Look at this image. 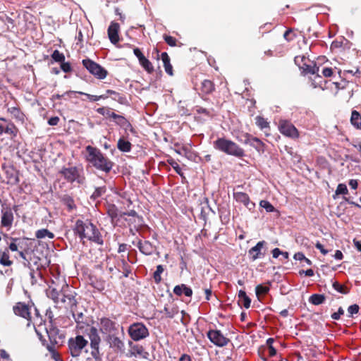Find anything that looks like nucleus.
<instances>
[{
	"label": "nucleus",
	"instance_id": "nucleus-1",
	"mask_svg": "<svg viewBox=\"0 0 361 361\" xmlns=\"http://www.w3.org/2000/svg\"><path fill=\"white\" fill-rule=\"evenodd\" d=\"M75 232L81 240H87L98 245L104 243L100 231L89 220H77L75 225Z\"/></svg>",
	"mask_w": 361,
	"mask_h": 361
},
{
	"label": "nucleus",
	"instance_id": "nucleus-2",
	"mask_svg": "<svg viewBox=\"0 0 361 361\" xmlns=\"http://www.w3.org/2000/svg\"><path fill=\"white\" fill-rule=\"evenodd\" d=\"M85 159L92 166L105 173H109L114 166L100 149L90 145L85 148Z\"/></svg>",
	"mask_w": 361,
	"mask_h": 361
},
{
	"label": "nucleus",
	"instance_id": "nucleus-3",
	"mask_svg": "<svg viewBox=\"0 0 361 361\" xmlns=\"http://www.w3.org/2000/svg\"><path fill=\"white\" fill-rule=\"evenodd\" d=\"M213 147L215 149L228 155L239 158L245 156V152L243 148L233 141L224 137H219L216 140L213 142Z\"/></svg>",
	"mask_w": 361,
	"mask_h": 361
},
{
	"label": "nucleus",
	"instance_id": "nucleus-4",
	"mask_svg": "<svg viewBox=\"0 0 361 361\" xmlns=\"http://www.w3.org/2000/svg\"><path fill=\"white\" fill-rule=\"evenodd\" d=\"M60 173L69 183L76 182L78 184H83L85 183V178L82 168L76 166L63 168L61 170Z\"/></svg>",
	"mask_w": 361,
	"mask_h": 361
},
{
	"label": "nucleus",
	"instance_id": "nucleus-5",
	"mask_svg": "<svg viewBox=\"0 0 361 361\" xmlns=\"http://www.w3.org/2000/svg\"><path fill=\"white\" fill-rule=\"evenodd\" d=\"M88 341L85 340L82 336H77L75 338H71L68 341V349L71 355L73 357H78L84 351L87 352L86 347Z\"/></svg>",
	"mask_w": 361,
	"mask_h": 361
},
{
	"label": "nucleus",
	"instance_id": "nucleus-6",
	"mask_svg": "<svg viewBox=\"0 0 361 361\" xmlns=\"http://www.w3.org/2000/svg\"><path fill=\"white\" fill-rule=\"evenodd\" d=\"M128 333L131 338L134 341L143 339L149 335L147 329L142 323H134L130 325Z\"/></svg>",
	"mask_w": 361,
	"mask_h": 361
},
{
	"label": "nucleus",
	"instance_id": "nucleus-7",
	"mask_svg": "<svg viewBox=\"0 0 361 361\" xmlns=\"http://www.w3.org/2000/svg\"><path fill=\"white\" fill-rule=\"evenodd\" d=\"M279 130L284 136L296 139L299 137V132L290 121L282 120L279 121Z\"/></svg>",
	"mask_w": 361,
	"mask_h": 361
},
{
	"label": "nucleus",
	"instance_id": "nucleus-8",
	"mask_svg": "<svg viewBox=\"0 0 361 361\" xmlns=\"http://www.w3.org/2000/svg\"><path fill=\"white\" fill-rule=\"evenodd\" d=\"M209 341L218 347H224L230 342L229 338H226L220 330L211 329L207 334Z\"/></svg>",
	"mask_w": 361,
	"mask_h": 361
},
{
	"label": "nucleus",
	"instance_id": "nucleus-9",
	"mask_svg": "<svg viewBox=\"0 0 361 361\" xmlns=\"http://www.w3.org/2000/svg\"><path fill=\"white\" fill-rule=\"evenodd\" d=\"M83 66L91 73L92 75L99 79H104L107 75V72L101 66L94 62L90 59L82 60Z\"/></svg>",
	"mask_w": 361,
	"mask_h": 361
},
{
	"label": "nucleus",
	"instance_id": "nucleus-10",
	"mask_svg": "<svg viewBox=\"0 0 361 361\" xmlns=\"http://www.w3.org/2000/svg\"><path fill=\"white\" fill-rule=\"evenodd\" d=\"M239 140L244 144L250 145L259 153H263L265 150V144L259 138L253 137L249 133L243 134Z\"/></svg>",
	"mask_w": 361,
	"mask_h": 361
},
{
	"label": "nucleus",
	"instance_id": "nucleus-11",
	"mask_svg": "<svg viewBox=\"0 0 361 361\" xmlns=\"http://www.w3.org/2000/svg\"><path fill=\"white\" fill-rule=\"evenodd\" d=\"M63 295L61 297L60 303L65 304L67 307L72 308L76 306V300L67 284H64L61 288Z\"/></svg>",
	"mask_w": 361,
	"mask_h": 361
},
{
	"label": "nucleus",
	"instance_id": "nucleus-12",
	"mask_svg": "<svg viewBox=\"0 0 361 361\" xmlns=\"http://www.w3.org/2000/svg\"><path fill=\"white\" fill-rule=\"evenodd\" d=\"M17 133L18 129L13 123L5 118H0V135L5 133L11 137H15Z\"/></svg>",
	"mask_w": 361,
	"mask_h": 361
},
{
	"label": "nucleus",
	"instance_id": "nucleus-13",
	"mask_svg": "<svg viewBox=\"0 0 361 361\" xmlns=\"http://www.w3.org/2000/svg\"><path fill=\"white\" fill-rule=\"evenodd\" d=\"M31 307L23 302H18L13 307V312L16 315L22 317L27 320H31Z\"/></svg>",
	"mask_w": 361,
	"mask_h": 361
},
{
	"label": "nucleus",
	"instance_id": "nucleus-14",
	"mask_svg": "<svg viewBox=\"0 0 361 361\" xmlns=\"http://www.w3.org/2000/svg\"><path fill=\"white\" fill-rule=\"evenodd\" d=\"M266 244V242L264 240L259 241L255 246L252 247L248 251V255L252 261H255L257 259L263 257L264 256L265 251L262 252V250L264 248Z\"/></svg>",
	"mask_w": 361,
	"mask_h": 361
},
{
	"label": "nucleus",
	"instance_id": "nucleus-15",
	"mask_svg": "<svg viewBox=\"0 0 361 361\" xmlns=\"http://www.w3.org/2000/svg\"><path fill=\"white\" fill-rule=\"evenodd\" d=\"M234 199L242 204H243L249 210H252L255 207V203L251 202L249 196L242 192H236L233 193Z\"/></svg>",
	"mask_w": 361,
	"mask_h": 361
},
{
	"label": "nucleus",
	"instance_id": "nucleus-16",
	"mask_svg": "<svg viewBox=\"0 0 361 361\" xmlns=\"http://www.w3.org/2000/svg\"><path fill=\"white\" fill-rule=\"evenodd\" d=\"M120 25L118 23L111 22L108 28V36L113 44H116L119 41L118 31Z\"/></svg>",
	"mask_w": 361,
	"mask_h": 361
},
{
	"label": "nucleus",
	"instance_id": "nucleus-17",
	"mask_svg": "<svg viewBox=\"0 0 361 361\" xmlns=\"http://www.w3.org/2000/svg\"><path fill=\"white\" fill-rule=\"evenodd\" d=\"M90 338L92 348L97 352L101 339L97 334V329L94 326L90 329Z\"/></svg>",
	"mask_w": 361,
	"mask_h": 361
},
{
	"label": "nucleus",
	"instance_id": "nucleus-18",
	"mask_svg": "<svg viewBox=\"0 0 361 361\" xmlns=\"http://www.w3.org/2000/svg\"><path fill=\"white\" fill-rule=\"evenodd\" d=\"M99 329L102 333L109 334L114 329V323L108 318H102L99 321Z\"/></svg>",
	"mask_w": 361,
	"mask_h": 361
},
{
	"label": "nucleus",
	"instance_id": "nucleus-19",
	"mask_svg": "<svg viewBox=\"0 0 361 361\" xmlns=\"http://www.w3.org/2000/svg\"><path fill=\"white\" fill-rule=\"evenodd\" d=\"M13 221V214L11 209H2L1 225L5 227L11 226Z\"/></svg>",
	"mask_w": 361,
	"mask_h": 361
},
{
	"label": "nucleus",
	"instance_id": "nucleus-20",
	"mask_svg": "<svg viewBox=\"0 0 361 361\" xmlns=\"http://www.w3.org/2000/svg\"><path fill=\"white\" fill-rule=\"evenodd\" d=\"M137 247L142 253L146 255H152L154 251V247L151 243L147 240L143 242L139 241L137 243Z\"/></svg>",
	"mask_w": 361,
	"mask_h": 361
},
{
	"label": "nucleus",
	"instance_id": "nucleus-21",
	"mask_svg": "<svg viewBox=\"0 0 361 361\" xmlns=\"http://www.w3.org/2000/svg\"><path fill=\"white\" fill-rule=\"evenodd\" d=\"M47 296L54 300L56 304H60L61 297L63 295V292H59L54 288L49 287L47 291Z\"/></svg>",
	"mask_w": 361,
	"mask_h": 361
},
{
	"label": "nucleus",
	"instance_id": "nucleus-22",
	"mask_svg": "<svg viewBox=\"0 0 361 361\" xmlns=\"http://www.w3.org/2000/svg\"><path fill=\"white\" fill-rule=\"evenodd\" d=\"M107 213L111 219V223L114 225H118V218L121 217V212H118L114 205L109 207Z\"/></svg>",
	"mask_w": 361,
	"mask_h": 361
},
{
	"label": "nucleus",
	"instance_id": "nucleus-23",
	"mask_svg": "<svg viewBox=\"0 0 361 361\" xmlns=\"http://www.w3.org/2000/svg\"><path fill=\"white\" fill-rule=\"evenodd\" d=\"M161 60L164 63L165 71L169 75H173V67L170 63V58L166 52H163L161 55Z\"/></svg>",
	"mask_w": 361,
	"mask_h": 361
},
{
	"label": "nucleus",
	"instance_id": "nucleus-24",
	"mask_svg": "<svg viewBox=\"0 0 361 361\" xmlns=\"http://www.w3.org/2000/svg\"><path fill=\"white\" fill-rule=\"evenodd\" d=\"M350 123L355 128L361 130V115L355 110L352 111Z\"/></svg>",
	"mask_w": 361,
	"mask_h": 361
},
{
	"label": "nucleus",
	"instance_id": "nucleus-25",
	"mask_svg": "<svg viewBox=\"0 0 361 361\" xmlns=\"http://www.w3.org/2000/svg\"><path fill=\"white\" fill-rule=\"evenodd\" d=\"M165 314L169 317L173 318L178 312V308L174 305H166L164 309Z\"/></svg>",
	"mask_w": 361,
	"mask_h": 361
},
{
	"label": "nucleus",
	"instance_id": "nucleus-26",
	"mask_svg": "<svg viewBox=\"0 0 361 361\" xmlns=\"http://www.w3.org/2000/svg\"><path fill=\"white\" fill-rule=\"evenodd\" d=\"M117 147L119 150L127 152L130 151L131 144L128 140L121 138L118 141Z\"/></svg>",
	"mask_w": 361,
	"mask_h": 361
},
{
	"label": "nucleus",
	"instance_id": "nucleus-27",
	"mask_svg": "<svg viewBox=\"0 0 361 361\" xmlns=\"http://www.w3.org/2000/svg\"><path fill=\"white\" fill-rule=\"evenodd\" d=\"M139 63L148 73L154 72V66L152 63L145 56L142 58Z\"/></svg>",
	"mask_w": 361,
	"mask_h": 361
},
{
	"label": "nucleus",
	"instance_id": "nucleus-28",
	"mask_svg": "<svg viewBox=\"0 0 361 361\" xmlns=\"http://www.w3.org/2000/svg\"><path fill=\"white\" fill-rule=\"evenodd\" d=\"M214 89L213 82L209 80H204L202 82L201 90L205 94L211 93Z\"/></svg>",
	"mask_w": 361,
	"mask_h": 361
},
{
	"label": "nucleus",
	"instance_id": "nucleus-29",
	"mask_svg": "<svg viewBox=\"0 0 361 361\" xmlns=\"http://www.w3.org/2000/svg\"><path fill=\"white\" fill-rule=\"evenodd\" d=\"M35 236L37 238H39V239L44 238L46 237H47L50 239H52L54 238V233L45 228L37 231L35 233Z\"/></svg>",
	"mask_w": 361,
	"mask_h": 361
},
{
	"label": "nucleus",
	"instance_id": "nucleus-30",
	"mask_svg": "<svg viewBox=\"0 0 361 361\" xmlns=\"http://www.w3.org/2000/svg\"><path fill=\"white\" fill-rule=\"evenodd\" d=\"M325 297L323 295L314 294L310 298V302L315 305H319L324 302Z\"/></svg>",
	"mask_w": 361,
	"mask_h": 361
},
{
	"label": "nucleus",
	"instance_id": "nucleus-31",
	"mask_svg": "<svg viewBox=\"0 0 361 361\" xmlns=\"http://www.w3.org/2000/svg\"><path fill=\"white\" fill-rule=\"evenodd\" d=\"M256 124L258 127H259L262 130H269V124L267 121L266 119L261 116H257L256 118Z\"/></svg>",
	"mask_w": 361,
	"mask_h": 361
},
{
	"label": "nucleus",
	"instance_id": "nucleus-32",
	"mask_svg": "<svg viewBox=\"0 0 361 361\" xmlns=\"http://www.w3.org/2000/svg\"><path fill=\"white\" fill-rule=\"evenodd\" d=\"M164 271V267L162 265H158L157 270L154 271L153 278L156 283H159L161 281V274Z\"/></svg>",
	"mask_w": 361,
	"mask_h": 361
},
{
	"label": "nucleus",
	"instance_id": "nucleus-33",
	"mask_svg": "<svg viewBox=\"0 0 361 361\" xmlns=\"http://www.w3.org/2000/svg\"><path fill=\"white\" fill-rule=\"evenodd\" d=\"M128 215V216H131L132 218H136L138 221V226H141L142 224V217L139 216L137 213L132 210L129 212H123L121 214V218H124L125 216Z\"/></svg>",
	"mask_w": 361,
	"mask_h": 361
},
{
	"label": "nucleus",
	"instance_id": "nucleus-34",
	"mask_svg": "<svg viewBox=\"0 0 361 361\" xmlns=\"http://www.w3.org/2000/svg\"><path fill=\"white\" fill-rule=\"evenodd\" d=\"M259 205L261 207L265 209L267 212H271L274 211V206L267 200H261L259 202Z\"/></svg>",
	"mask_w": 361,
	"mask_h": 361
},
{
	"label": "nucleus",
	"instance_id": "nucleus-35",
	"mask_svg": "<svg viewBox=\"0 0 361 361\" xmlns=\"http://www.w3.org/2000/svg\"><path fill=\"white\" fill-rule=\"evenodd\" d=\"M0 263L4 266H10L12 264V262L9 259V255L8 252H4L1 254Z\"/></svg>",
	"mask_w": 361,
	"mask_h": 361
},
{
	"label": "nucleus",
	"instance_id": "nucleus-36",
	"mask_svg": "<svg viewBox=\"0 0 361 361\" xmlns=\"http://www.w3.org/2000/svg\"><path fill=\"white\" fill-rule=\"evenodd\" d=\"M52 59L57 62H63L65 60L64 55L58 50H55L52 55Z\"/></svg>",
	"mask_w": 361,
	"mask_h": 361
},
{
	"label": "nucleus",
	"instance_id": "nucleus-37",
	"mask_svg": "<svg viewBox=\"0 0 361 361\" xmlns=\"http://www.w3.org/2000/svg\"><path fill=\"white\" fill-rule=\"evenodd\" d=\"M75 93H78V94H84L90 101H94V102L99 101L101 99L106 98V97H104V96H102V95H101V96L92 95V94H87V93H85V92H75Z\"/></svg>",
	"mask_w": 361,
	"mask_h": 361
},
{
	"label": "nucleus",
	"instance_id": "nucleus-38",
	"mask_svg": "<svg viewBox=\"0 0 361 361\" xmlns=\"http://www.w3.org/2000/svg\"><path fill=\"white\" fill-rule=\"evenodd\" d=\"M47 349L49 350V351L51 353V357L55 360V361H63L60 359L59 357V354L54 349V346H50V345H48L47 346Z\"/></svg>",
	"mask_w": 361,
	"mask_h": 361
},
{
	"label": "nucleus",
	"instance_id": "nucleus-39",
	"mask_svg": "<svg viewBox=\"0 0 361 361\" xmlns=\"http://www.w3.org/2000/svg\"><path fill=\"white\" fill-rule=\"evenodd\" d=\"M333 287H334V288L336 290H337V291H338V292H339V293H344V294H345V293H348V291H347V290H346V288H345L344 286H343V285L340 284V283H339L338 282H337V281H336V282H334V283H333Z\"/></svg>",
	"mask_w": 361,
	"mask_h": 361
},
{
	"label": "nucleus",
	"instance_id": "nucleus-40",
	"mask_svg": "<svg viewBox=\"0 0 361 361\" xmlns=\"http://www.w3.org/2000/svg\"><path fill=\"white\" fill-rule=\"evenodd\" d=\"M121 263L123 265V276L125 277H128L129 276L130 273L131 272L130 267L124 259L121 260Z\"/></svg>",
	"mask_w": 361,
	"mask_h": 361
},
{
	"label": "nucleus",
	"instance_id": "nucleus-41",
	"mask_svg": "<svg viewBox=\"0 0 361 361\" xmlns=\"http://www.w3.org/2000/svg\"><path fill=\"white\" fill-rule=\"evenodd\" d=\"M348 193V188L345 184L341 183L338 185L336 194V195H345Z\"/></svg>",
	"mask_w": 361,
	"mask_h": 361
},
{
	"label": "nucleus",
	"instance_id": "nucleus-42",
	"mask_svg": "<svg viewBox=\"0 0 361 361\" xmlns=\"http://www.w3.org/2000/svg\"><path fill=\"white\" fill-rule=\"evenodd\" d=\"M169 163L178 174L183 176L182 170H181L180 167L179 166L178 164L175 160H173V159L169 160Z\"/></svg>",
	"mask_w": 361,
	"mask_h": 361
},
{
	"label": "nucleus",
	"instance_id": "nucleus-43",
	"mask_svg": "<svg viewBox=\"0 0 361 361\" xmlns=\"http://www.w3.org/2000/svg\"><path fill=\"white\" fill-rule=\"evenodd\" d=\"M269 291V288L262 285L256 287V294L257 295L266 294Z\"/></svg>",
	"mask_w": 361,
	"mask_h": 361
},
{
	"label": "nucleus",
	"instance_id": "nucleus-44",
	"mask_svg": "<svg viewBox=\"0 0 361 361\" xmlns=\"http://www.w3.org/2000/svg\"><path fill=\"white\" fill-rule=\"evenodd\" d=\"M116 122L123 126V127H126L130 125L129 122L127 121V119L126 118H124L123 116H119L118 117V119L116 121Z\"/></svg>",
	"mask_w": 361,
	"mask_h": 361
},
{
	"label": "nucleus",
	"instance_id": "nucleus-45",
	"mask_svg": "<svg viewBox=\"0 0 361 361\" xmlns=\"http://www.w3.org/2000/svg\"><path fill=\"white\" fill-rule=\"evenodd\" d=\"M359 311V306L356 304L350 305L348 309V312L349 313V316L351 317L354 314H357Z\"/></svg>",
	"mask_w": 361,
	"mask_h": 361
},
{
	"label": "nucleus",
	"instance_id": "nucleus-46",
	"mask_svg": "<svg viewBox=\"0 0 361 361\" xmlns=\"http://www.w3.org/2000/svg\"><path fill=\"white\" fill-rule=\"evenodd\" d=\"M185 288V284L178 285L176 286L173 288V293L180 296L183 293V289Z\"/></svg>",
	"mask_w": 361,
	"mask_h": 361
},
{
	"label": "nucleus",
	"instance_id": "nucleus-47",
	"mask_svg": "<svg viewBox=\"0 0 361 361\" xmlns=\"http://www.w3.org/2000/svg\"><path fill=\"white\" fill-rule=\"evenodd\" d=\"M164 39L169 46L174 47L176 45V39L173 37L166 35Z\"/></svg>",
	"mask_w": 361,
	"mask_h": 361
},
{
	"label": "nucleus",
	"instance_id": "nucleus-48",
	"mask_svg": "<svg viewBox=\"0 0 361 361\" xmlns=\"http://www.w3.org/2000/svg\"><path fill=\"white\" fill-rule=\"evenodd\" d=\"M239 302H240L246 309L250 307L251 300L247 295L243 297Z\"/></svg>",
	"mask_w": 361,
	"mask_h": 361
},
{
	"label": "nucleus",
	"instance_id": "nucleus-49",
	"mask_svg": "<svg viewBox=\"0 0 361 361\" xmlns=\"http://www.w3.org/2000/svg\"><path fill=\"white\" fill-rule=\"evenodd\" d=\"M343 314H344V310H343L342 307H340L337 312H334V314H332L331 317H332V319H334L335 320H338L340 319L341 316L343 315Z\"/></svg>",
	"mask_w": 361,
	"mask_h": 361
},
{
	"label": "nucleus",
	"instance_id": "nucleus-50",
	"mask_svg": "<svg viewBox=\"0 0 361 361\" xmlns=\"http://www.w3.org/2000/svg\"><path fill=\"white\" fill-rule=\"evenodd\" d=\"M322 75L326 78H329L333 75V69L331 68H324L322 70Z\"/></svg>",
	"mask_w": 361,
	"mask_h": 361
},
{
	"label": "nucleus",
	"instance_id": "nucleus-51",
	"mask_svg": "<svg viewBox=\"0 0 361 361\" xmlns=\"http://www.w3.org/2000/svg\"><path fill=\"white\" fill-rule=\"evenodd\" d=\"M283 37L287 41H291L293 39L294 34L291 30H288L285 32Z\"/></svg>",
	"mask_w": 361,
	"mask_h": 361
},
{
	"label": "nucleus",
	"instance_id": "nucleus-52",
	"mask_svg": "<svg viewBox=\"0 0 361 361\" xmlns=\"http://www.w3.org/2000/svg\"><path fill=\"white\" fill-rule=\"evenodd\" d=\"M59 121V118L57 116L51 117L49 119L48 123L50 126H56Z\"/></svg>",
	"mask_w": 361,
	"mask_h": 361
},
{
	"label": "nucleus",
	"instance_id": "nucleus-53",
	"mask_svg": "<svg viewBox=\"0 0 361 361\" xmlns=\"http://www.w3.org/2000/svg\"><path fill=\"white\" fill-rule=\"evenodd\" d=\"M133 52H134V54L137 56V58L138 59V61H140L141 60L142 58H144L145 56L143 55V54L141 52V51L140 50V49L138 48H135L134 50H133Z\"/></svg>",
	"mask_w": 361,
	"mask_h": 361
},
{
	"label": "nucleus",
	"instance_id": "nucleus-54",
	"mask_svg": "<svg viewBox=\"0 0 361 361\" xmlns=\"http://www.w3.org/2000/svg\"><path fill=\"white\" fill-rule=\"evenodd\" d=\"M75 92L74 91H67L66 92L63 94H54L52 96V98L53 99H59L61 98H62L63 97H64V95H69L71 93H73Z\"/></svg>",
	"mask_w": 361,
	"mask_h": 361
},
{
	"label": "nucleus",
	"instance_id": "nucleus-55",
	"mask_svg": "<svg viewBox=\"0 0 361 361\" xmlns=\"http://www.w3.org/2000/svg\"><path fill=\"white\" fill-rule=\"evenodd\" d=\"M183 293L185 294V295H186L188 297H191L192 295V289L190 288L187 287L185 285V288L183 289Z\"/></svg>",
	"mask_w": 361,
	"mask_h": 361
},
{
	"label": "nucleus",
	"instance_id": "nucleus-56",
	"mask_svg": "<svg viewBox=\"0 0 361 361\" xmlns=\"http://www.w3.org/2000/svg\"><path fill=\"white\" fill-rule=\"evenodd\" d=\"M315 246H316V247H317L318 250H320V252H321L323 255H326V254L328 253V250H325V249L324 248V246H323L321 243H317L316 244V245H315Z\"/></svg>",
	"mask_w": 361,
	"mask_h": 361
},
{
	"label": "nucleus",
	"instance_id": "nucleus-57",
	"mask_svg": "<svg viewBox=\"0 0 361 361\" xmlns=\"http://www.w3.org/2000/svg\"><path fill=\"white\" fill-rule=\"evenodd\" d=\"M61 68L62 70L66 72V73H68L71 71V66L68 63H62L61 64Z\"/></svg>",
	"mask_w": 361,
	"mask_h": 361
},
{
	"label": "nucleus",
	"instance_id": "nucleus-58",
	"mask_svg": "<svg viewBox=\"0 0 361 361\" xmlns=\"http://www.w3.org/2000/svg\"><path fill=\"white\" fill-rule=\"evenodd\" d=\"M294 259L296 260L302 261L305 259V257L302 252H297L294 255Z\"/></svg>",
	"mask_w": 361,
	"mask_h": 361
},
{
	"label": "nucleus",
	"instance_id": "nucleus-59",
	"mask_svg": "<svg viewBox=\"0 0 361 361\" xmlns=\"http://www.w3.org/2000/svg\"><path fill=\"white\" fill-rule=\"evenodd\" d=\"M133 350H134V353L135 354L139 355L140 356H142V354L145 353L144 352V350H143V348L142 347L134 348Z\"/></svg>",
	"mask_w": 361,
	"mask_h": 361
},
{
	"label": "nucleus",
	"instance_id": "nucleus-60",
	"mask_svg": "<svg viewBox=\"0 0 361 361\" xmlns=\"http://www.w3.org/2000/svg\"><path fill=\"white\" fill-rule=\"evenodd\" d=\"M104 191H105V190H104V188H99L96 189V190L94 191L93 195L95 196V197H99L102 193H104Z\"/></svg>",
	"mask_w": 361,
	"mask_h": 361
},
{
	"label": "nucleus",
	"instance_id": "nucleus-61",
	"mask_svg": "<svg viewBox=\"0 0 361 361\" xmlns=\"http://www.w3.org/2000/svg\"><path fill=\"white\" fill-rule=\"evenodd\" d=\"M349 185L350 186V188L352 189H354V190L357 189V180H355V179L350 180Z\"/></svg>",
	"mask_w": 361,
	"mask_h": 361
},
{
	"label": "nucleus",
	"instance_id": "nucleus-62",
	"mask_svg": "<svg viewBox=\"0 0 361 361\" xmlns=\"http://www.w3.org/2000/svg\"><path fill=\"white\" fill-rule=\"evenodd\" d=\"M179 361H192L190 356L187 354H183L179 358Z\"/></svg>",
	"mask_w": 361,
	"mask_h": 361
},
{
	"label": "nucleus",
	"instance_id": "nucleus-63",
	"mask_svg": "<svg viewBox=\"0 0 361 361\" xmlns=\"http://www.w3.org/2000/svg\"><path fill=\"white\" fill-rule=\"evenodd\" d=\"M282 251H281L279 248H274L272 250V255L274 258H277L280 255H281Z\"/></svg>",
	"mask_w": 361,
	"mask_h": 361
},
{
	"label": "nucleus",
	"instance_id": "nucleus-64",
	"mask_svg": "<svg viewBox=\"0 0 361 361\" xmlns=\"http://www.w3.org/2000/svg\"><path fill=\"white\" fill-rule=\"evenodd\" d=\"M300 274H305L307 276H312L314 275V271L311 269H307L306 271L302 270V271H300Z\"/></svg>",
	"mask_w": 361,
	"mask_h": 361
}]
</instances>
